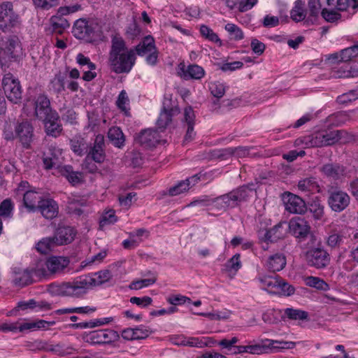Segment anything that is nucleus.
<instances>
[{
  "label": "nucleus",
  "mask_w": 358,
  "mask_h": 358,
  "mask_svg": "<svg viewBox=\"0 0 358 358\" xmlns=\"http://www.w3.org/2000/svg\"><path fill=\"white\" fill-rule=\"evenodd\" d=\"M95 275H98L97 278L85 276L73 281L51 283L48 286L47 290L53 296L80 299L87 294L90 287L100 285L112 277L109 270L101 271Z\"/></svg>",
  "instance_id": "1"
},
{
  "label": "nucleus",
  "mask_w": 358,
  "mask_h": 358,
  "mask_svg": "<svg viewBox=\"0 0 358 358\" xmlns=\"http://www.w3.org/2000/svg\"><path fill=\"white\" fill-rule=\"evenodd\" d=\"M136 54L133 49H129L124 40L115 36L111 40L108 54V64L112 71L117 74L128 73L136 62Z\"/></svg>",
  "instance_id": "2"
},
{
  "label": "nucleus",
  "mask_w": 358,
  "mask_h": 358,
  "mask_svg": "<svg viewBox=\"0 0 358 358\" xmlns=\"http://www.w3.org/2000/svg\"><path fill=\"white\" fill-rule=\"evenodd\" d=\"M255 190L252 183L243 185L227 194L215 198L211 203L217 209L226 211L228 208H234L241 203L246 201L250 193Z\"/></svg>",
  "instance_id": "3"
},
{
  "label": "nucleus",
  "mask_w": 358,
  "mask_h": 358,
  "mask_svg": "<svg viewBox=\"0 0 358 358\" xmlns=\"http://www.w3.org/2000/svg\"><path fill=\"white\" fill-rule=\"evenodd\" d=\"M22 27L20 16L14 10L10 1L0 4V29L4 33L16 32Z\"/></svg>",
  "instance_id": "4"
},
{
  "label": "nucleus",
  "mask_w": 358,
  "mask_h": 358,
  "mask_svg": "<svg viewBox=\"0 0 358 358\" xmlns=\"http://www.w3.org/2000/svg\"><path fill=\"white\" fill-rule=\"evenodd\" d=\"M98 24L84 18L77 20L73 27V36L87 42H92L99 36Z\"/></svg>",
  "instance_id": "5"
},
{
  "label": "nucleus",
  "mask_w": 358,
  "mask_h": 358,
  "mask_svg": "<svg viewBox=\"0 0 358 358\" xmlns=\"http://www.w3.org/2000/svg\"><path fill=\"white\" fill-rule=\"evenodd\" d=\"M288 227L291 234L299 240V242L303 241L308 237L312 241L315 239V236L311 231V227L308 221L301 217H295L290 220Z\"/></svg>",
  "instance_id": "6"
},
{
  "label": "nucleus",
  "mask_w": 358,
  "mask_h": 358,
  "mask_svg": "<svg viewBox=\"0 0 358 358\" xmlns=\"http://www.w3.org/2000/svg\"><path fill=\"white\" fill-rule=\"evenodd\" d=\"M2 87L7 99L12 103H17L22 99V87L18 79L11 73L6 74L2 79Z\"/></svg>",
  "instance_id": "7"
},
{
  "label": "nucleus",
  "mask_w": 358,
  "mask_h": 358,
  "mask_svg": "<svg viewBox=\"0 0 358 358\" xmlns=\"http://www.w3.org/2000/svg\"><path fill=\"white\" fill-rule=\"evenodd\" d=\"M119 338L120 335L117 331L110 329L92 331L85 337V341L92 345L110 344Z\"/></svg>",
  "instance_id": "8"
},
{
  "label": "nucleus",
  "mask_w": 358,
  "mask_h": 358,
  "mask_svg": "<svg viewBox=\"0 0 358 358\" xmlns=\"http://www.w3.org/2000/svg\"><path fill=\"white\" fill-rule=\"evenodd\" d=\"M328 194V205L333 211L340 213L350 205V197L345 192L331 187Z\"/></svg>",
  "instance_id": "9"
},
{
  "label": "nucleus",
  "mask_w": 358,
  "mask_h": 358,
  "mask_svg": "<svg viewBox=\"0 0 358 358\" xmlns=\"http://www.w3.org/2000/svg\"><path fill=\"white\" fill-rule=\"evenodd\" d=\"M308 266L321 269L330 263V255L324 248L317 247L308 250L305 254Z\"/></svg>",
  "instance_id": "10"
},
{
  "label": "nucleus",
  "mask_w": 358,
  "mask_h": 358,
  "mask_svg": "<svg viewBox=\"0 0 358 358\" xmlns=\"http://www.w3.org/2000/svg\"><path fill=\"white\" fill-rule=\"evenodd\" d=\"M34 116L39 120H45L52 113H56L50 106V101L44 94H40L33 101Z\"/></svg>",
  "instance_id": "11"
},
{
  "label": "nucleus",
  "mask_w": 358,
  "mask_h": 358,
  "mask_svg": "<svg viewBox=\"0 0 358 358\" xmlns=\"http://www.w3.org/2000/svg\"><path fill=\"white\" fill-rule=\"evenodd\" d=\"M3 50L10 62H19L22 58V48L17 36H10L7 38Z\"/></svg>",
  "instance_id": "12"
},
{
  "label": "nucleus",
  "mask_w": 358,
  "mask_h": 358,
  "mask_svg": "<svg viewBox=\"0 0 358 358\" xmlns=\"http://www.w3.org/2000/svg\"><path fill=\"white\" fill-rule=\"evenodd\" d=\"M32 275L45 277L47 275V272L45 268L39 267L31 271L27 269L19 271H15L13 282L18 287H23L29 285L33 282Z\"/></svg>",
  "instance_id": "13"
},
{
  "label": "nucleus",
  "mask_w": 358,
  "mask_h": 358,
  "mask_svg": "<svg viewBox=\"0 0 358 358\" xmlns=\"http://www.w3.org/2000/svg\"><path fill=\"white\" fill-rule=\"evenodd\" d=\"M135 141L141 145L150 148L155 147L161 141V136L156 129H147L141 131L136 136Z\"/></svg>",
  "instance_id": "14"
},
{
  "label": "nucleus",
  "mask_w": 358,
  "mask_h": 358,
  "mask_svg": "<svg viewBox=\"0 0 358 358\" xmlns=\"http://www.w3.org/2000/svg\"><path fill=\"white\" fill-rule=\"evenodd\" d=\"M96 163L101 164L106 159L105 141L102 134H98L94 139L93 146L90 148L87 154Z\"/></svg>",
  "instance_id": "15"
},
{
  "label": "nucleus",
  "mask_w": 358,
  "mask_h": 358,
  "mask_svg": "<svg viewBox=\"0 0 358 358\" xmlns=\"http://www.w3.org/2000/svg\"><path fill=\"white\" fill-rule=\"evenodd\" d=\"M285 201V209L291 213L303 214L307 211L305 201L299 196L287 192Z\"/></svg>",
  "instance_id": "16"
},
{
  "label": "nucleus",
  "mask_w": 358,
  "mask_h": 358,
  "mask_svg": "<svg viewBox=\"0 0 358 358\" xmlns=\"http://www.w3.org/2000/svg\"><path fill=\"white\" fill-rule=\"evenodd\" d=\"M15 136L23 147L29 148L33 139V127L28 121L22 122L15 127Z\"/></svg>",
  "instance_id": "17"
},
{
  "label": "nucleus",
  "mask_w": 358,
  "mask_h": 358,
  "mask_svg": "<svg viewBox=\"0 0 358 358\" xmlns=\"http://www.w3.org/2000/svg\"><path fill=\"white\" fill-rule=\"evenodd\" d=\"M57 169L58 173L66 178L68 182L73 186L84 182L83 173L80 171H75L71 165L58 166Z\"/></svg>",
  "instance_id": "18"
},
{
  "label": "nucleus",
  "mask_w": 358,
  "mask_h": 358,
  "mask_svg": "<svg viewBox=\"0 0 358 358\" xmlns=\"http://www.w3.org/2000/svg\"><path fill=\"white\" fill-rule=\"evenodd\" d=\"M41 215L48 220L56 217L59 213L57 202L52 199H43L38 202V209Z\"/></svg>",
  "instance_id": "19"
},
{
  "label": "nucleus",
  "mask_w": 358,
  "mask_h": 358,
  "mask_svg": "<svg viewBox=\"0 0 358 358\" xmlns=\"http://www.w3.org/2000/svg\"><path fill=\"white\" fill-rule=\"evenodd\" d=\"M41 121L44 124L45 131L48 136L56 138L61 134L62 126L59 122V116L57 112L52 113L45 120Z\"/></svg>",
  "instance_id": "20"
},
{
  "label": "nucleus",
  "mask_w": 358,
  "mask_h": 358,
  "mask_svg": "<svg viewBox=\"0 0 358 358\" xmlns=\"http://www.w3.org/2000/svg\"><path fill=\"white\" fill-rule=\"evenodd\" d=\"M70 260L68 257L52 256L45 262L46 272L51 274L60 273L69 266Z\"/></svg>",
  "instance_id": "21"
},
{
  "label": "nucleus",
  "mask_w": 358,
  "mask_h": 358,
  "mask_svg": "<svg viewBox=\"0 0 358 358\" xmlns=\"http://www.w3.org/2000/svg\"><path fill=\"white\" fill-rule=\"evenodd\" d=\"M62 155V151L55 145H50L48 151L43 154V164L45 169H50L59 164V157Z\"/></svg>",
  "instance_id": "22"
},
{
  "label": "nucleus",
  "mask_w": 358,
  "mask_h": 358,
  "mask_svg": "<svg viewBox=\"0 0 358 358\" xmlns=\"http://www.w3.org/2000/svg\"><path fill=\"white\" fill-rule=\"evenodd\" d=\"M76 236L73 229L71 227H60L55 231L53 237L58 245L71 243Z\"/></svg>",
  "instance_id": "23"
},
{
  "label": "nucleus",
  "mask_w": 358,
  "mask_h": 358,
  "mask_svg": "<svg viewBox=\"0 0 358 358\" xmlns=\"http://www.w3.org/2000/svg\"><path fill=\"white\" fill-rule=\"evenodd\" d=\"M195 115L192 107H186L184 110V120L183 122L187 126V131L184 138V141H192L195 133L194 132Z\"/></svg>",
  "instance_id": "24"
},
{
  "label": "nucleus",
  "mask_w": 358,
  "mask_h": 358,
  "mask_svg": "<svg viewBox=\"0 0 358 358\" xmlns=\"http://www.w3.org/2000/svg\"><path fill=\"white\" fill-rule=\"evenodd\" d=\"M321 171L328 178L338 180L345 173V168L338 163H328L321 167Z\"/></svg>",
  "instance_id": "25"
},
{
  "label": "nucleus",
  "mask_w": 358,
  "mask_h": 358,
  "mask_svg": "<svg viewBox=\"0 0 358 358\" xmlns=\"http://www.w3.org/2000/svg\"><path fill=\"white\" fill-rule=\"evenodd\" d=\"M329 6H334L339 11H348L354 14L358 10V0H327Z\"/></svg>",
  "instance_id": "26"
},
{
  "label": "nucleus",
  "mask_w": 358,
  "mask_h": 358,
  "mask_svg": "<svg viewBox=\"0 0 358 358\" xmlns=\"http://www.w3.org/2000/svg\"><path fill=\"white\" fill-rule=\"evenodd\" d=\"M286 225L287 223L285 222H280L273 228L267 230L264 234V241L275 242L284 238L287 231Z\"/></svg>",
  "instance_id": "27"
},
{
  "label": "nucleus",
  "mask_w": 358,
  "mask_h": 358,
  "mask_svg": "<svg viewBox=\"0 0 358 358\" xmlns=\"http://www.w3.org/2000/svg\"><path fill=\"white\" fill-rule=\"evenodd\" d=\"M23 195V204L24 206L29 212H34L38 209V202L42 200L40 194L32 190L22 192Z\"/></svg>",
  "instance_id": "28"
},
{
  "label": "nucleus",
  "mask_w": 358,
  "mask_h": 358,
  "mask_svg": "<svg viewBox=\"0 0 358 358\" xmlns=\"http://www.w3.org/2000/svg\"><path fill=\"white\" fill-rule=\"evenodd\" d=\"M178 112V109L177 108H171L170 109H166L165 107H164L157 121L158 129H160L162 131L165 129L171 122L172 117Z\"/></svg>",
  "instance_id": "29"
},
{
  "label": "nucleus",
  "mask_w": 358,
  "mask_h": 358,
  "mask_svg": "<svg viewBox=\"0 0 358 358\" xmlns=\"http://www.w3.org/2000/svg\"><path fill=\"white\" fill-rule=\"evenodd\" d=\"M286 265L285 256L280 253H276L271 255L267 261V268L270 271H280L285 268Z\"/></svg>",
  "instance_id": "30"
},
{
  "label": "nucleus",
  "mask_w": 358,
  "mask_h": 358,
  "mask_svg": "<svg viewBox=\"0 0 358 358\" xmlns=\"http://www.w3.org/2000/svg\"><path fill=\"white\" fill-rule=\"evenodd\" d=\"M322 5L320 0H308V8L309 16L306 18L305 24H313L318 18Z\"/></svg>",
  "instance_id": "31"
},
{
  "label": "nucleus",
  "mask_w": 358,
  "mask_h": 358,
  "mask_svg": "<svg viewBox=\"0 0 358 358\" xmlns=\"http://www.w3.org/2000/svg\"><path fill=\"white\" fill-rule=\"evenodd\" d=\"M59 246L53 236L42 238L36 245V249L41 254H48Z\"/></svg>",
  "instance_id": "32"
},
{
  "label": "nucleus",
  "mask_w": 358,
  "mask_h": 358,
  "mask_svg": "<svg viewBox=\"0 0 358 358\" xmlns=\"http://www.w3.org/2000/svg\"><path fill=\"white\" fill-rule=\"evenodd\" d=\"M108 138L117 148H120L124 145L125 141L124 136L120 127H113L110 128L108 131Z\"/></svg>",
  "instance_id": "33"
},
{
  "label": "nucleus",
  "mask_w": 358,
  "mask_h": 358,
  "mask_svg": "<svg viewBox=\"0 0 358 358\" xmlns=\"http://www.w3.org/2000/svg\"><path fill=\"white\" fill-rule=\"evenodd\" d=\"M155 40L152 36L149 35L145 36L143 41L136 46L135 50L138 55L143 56L155 50Z\"/></svg>",
  "instance_id": "34"
},
{
  "label": "nucleus",
  "mask_w": 358,
  "mask_h": 358,
  "mask_svg": "<svg viewBox=\"0 0 358 358\" xmlns=\"http://www.w3.org/2000/svg\"><path fill=\"white\" fill-rule=\"evenodd\" d=\"M185 78L201 79L205 75L204 69L197 64H190L187 69H182Z\"/></svg>",
  "instance_id": "35"
},
{
  "label": "nucleus",
  "mask_w": 358,
  "mask_h": 358,
  "mask_svg": "<svg viewBox=\"0 0 358 358\" xmlns=\"http://www.w3.org/2000/svg\"><path fill=\"white\" fill-rule=\"evenodd\" d=\"M303 142L308 148L325 146L322 131L305 136Z\"/></svg>",
  "instance_id": "36"
},
{
  "label": "nucleus",
  "mask_w": 358,
  "mask_h": 358,
  "mask_svg": "<svg viewBox=\"0 0 358 358\" xmlns=\"http://www.w3.org/2000/svg\"><path fill=\"white\" fill-rule=\"evenodd\" d=\"M307 206V211L312 213L315 220H320L324 215V206L321 201L317 197L315 199L308 202Z\"/></svg>",
  "instance_id": "37"
},
{
  "label": "nucleus",
  "mask_w": 358,
  "mask_h": 358,
  "mask_svg": "<svg viewBox=\"0 0 358 358\" xmlns=\"http://www.w3.org/2000/svg\"><path fill=\"white\" fill-rule=\"evenodd\" d=\"M50 22L53 31L59 34H62L66 29L70 27V23L67 19L57 15L50 18Z\"/></svg>",
  "instance_id": "38"
},
{
  "label": "nucleus",
  "mask_w": 358,
  "mask_h": 358,
  "mask_svg": "<svg viewBox=\"0 0 358 358\" xmlns=\"http://www.w3.org/2000/svg\"><path fill=\"white\" fill-rule=\"evenodd\" d=\"M55 322H47L43 320H38L35 322H24L19 324V331H34L40 329H45L47 325L53 324Z\"/></svg>",
  "instance_id": "39"
},
{
  "label": "nucleus",
  "mask_w": 358,
  "mask_h": 358,
  "mask_svg": "<svg viewBox=\"0 0 358 358\" xmlns=\"http://www.w3.org/2000/svg\"><path fill=\"white\" fill-rule=\"evenodd\" d=\"M259 281L262 285L264 289L267 290L270 293H275V291L273 289H278V286L280 283V278L278 276H264L259 278Z\"/></svg>",
  "instance_id": "40"
},
{
  "label": "nucleus",
  "mask_w": 358,
  "mask_h": 358,
  "mask_svg": "<svg viewBox=\"0 0 358 358\" xmlns=\"http://www.w3.org/2000/svg\"><path fill=\"white\" fill-rule=\"evenodd\" d=\"M303 3L301 0H297L294 3V7L292 9L290 14L291 18L296 22L306 21V10L303 8Z\"/></svg>",
  "instance_id": "41"
},
{
  "label": "nucleus",
  "mask_w": 358,
  "mask_h": 358,
  "mask_svg": "<svg viewBox=\"0 0 358 358\" xmlns=\"http://www.w3.org/2000/svg\"><path fill=\"white\" fill-rule=\"evenodd\" d=\"M148 274L152 275V277L131 282L129 286V289L138 290L155 283L157 281L156 275L151 273V271H149Z\"/></svg>",
  "instance_id": "42"
},
{
  "label": "nucleus",
  "mask_w": 358,
  "mask_h": 358,
  "mask_svg": "<svg viewBox=\"0 0 358 358\" xmlns=\"http://www.w3.org/2000/svg\"><path fill=\"white\" fill-rule=\"evenodd\" d=\"M285 315L292 320H308V313L306 311L287 308L285 310Z\"/></svg>",
  "instance_id": "43"
},
{
  "label": "nucleus",
  "mask_w": 358,
  "mask_h": 358,
  "mask_svg": "<svg viewBox=\"0 0 358 358\" xmlns=\"http://www.w3.org/2000/svg\"><path fill=\"white\" fill-rule=\"evenodd\" d=\"M325 146L331 145L339 141V135L345 134L343 130L322 131Z\"/></svg>",
  "instance_id": "44"
},
{
  "label": "nucleus",
  "mask_w": 358,
  "mask_h": 358,
  "mask_svg": "<svg viewBox=\"0 0 358 358\" xmlns=\"http://www.w3.org/2000/svg\"><path fill=\"white\" fill-rule=\"evenodd\" d=\"M71 149L78 156H83L87 150V145L83 138H73L70 141Z\"/></svg>",
  "instance_id": "45"
},
{
  "label": "nucleus",
  "mask_w": 358,
  "mask_h": 358,
  "mask_svg": "<svg viewBox=\"0 0 358 358\" xmlns=\"http://www.w3.org/2000/svg\"><path fill=\"white\" fill-rule=\"evenodd\" d=\"M65 76L61 73L56 74L51 80L50 85L54 92L59 94L65 90Z\"/></svg>",
  "instance_id": "46"
},
{
  "label": "nucleus",
  "mask_w": 358,
  "mask_h": 358,
  "mask_svg": "<svg viewBox=\"0 0 358 358\" xmlns=\"http://www.w3.org/2000/svg\"><path fill=\"white\" fill-rule=\"evenodd\" d=\"M298 187L301 191H315L319 192V185L315 178H308L299 182Z\"/></svg>",
  "instance_id": "47"
},
{
  "label": "nucleus",
  "mask_w": 358,
  "mask_h": 358,
  "mask_svg": "<svg viewBox=\"0 0 358 358\" xmlns=\"http://www.w3.org/2000/svg\"><path fill=\"white\" fill-rule=\"evenodd\" d=\"M111 320L112 318L96 319L94 320H91L90 322L73 324L72 327L75 328H94L96 327L103 325L105 324H108Z\"/></svg>",
  "instance_id": "48"
},
{
  "label": "nucleus",
  "mask_w": 358,
  "mask_h": 358,
  "mask_svg": "<svg viewBox=\"0 0 358 358\" xmlns=\"http://www.w3.org/2000/svg\"><path fill=\"white\" fill-rule=\"evenodd\" d=\"M358 56V45L345 48L341 51L340 62H346Z\"/></svg>",
  "instance_id": "49"
},
{
  "label": "nucleus",
  "mask_w": 358,
  "mask_h": 358,
  "mask_svg": "<svg viewBox=\"0 0 358 358\" xmlns=\"http://www.w3.org/2000/svg\"><path fill=\"white\" fill-rule=\"evenodd\" d=\"M306 284L308 286L324 291L329 288L328 284L326 283L322 279L314 276L307 277L306 279Z\"/></svg>",
  "instance_id": "50"
},
{
  "label": "nucleus",
  "mask_w": 358,
  "mask_h": 358,
  "mask_svg": "<svg viewBox=\"0 0 358 358\" xmlns=\"http://www.w3.org/2000/svg\"><path fill=\"white\" fill-rule=\"evenodd\" d=\"M344 236L338 233H332L327 238L326 243L331 248H336L343 243Z\"/></svg>",
  "instance_id": "51"
},
{
  "label": "nucleus",
  "mask_w": 358,
  "mask_h": 358,
  "mask_svg": "<svg viewBox=\"0 0 358 358\" xmlns=\"http://www.w3.org/2000/svg\"><path fill=\"white\" fill-rule=\"evenodd\" d=\"M189 189V180H182L169 190L170 196H176Z\"/></svg>",
  "instance_id": "52"
},
{
  "label": "nucleus",
  "mask_w": 358,
  "mask_h": 358,
  "mask_svg": "<svg viewBox=\"0 0 358 358\" xmlns=\"http://www.w3.org/2000/svg\"><path fill=\"white\" fill-rule=\"evenodd\" d=\"M62 119L66 123L73 124L76 123L77 114L72 108H66L60 110Z\"/></svg>",
  "instance_id": "53"
},
{
  "label": "nucleus",
  "mask_w": 358,
  "mask_h": 358,
  "mask_svg": "<svg viewBox=\"0 0 358 358\" xmlns=\"http://www.w3.org/2000/svg\"><path fill=\"white\" fill-rule=\"evenodd\" d=\"M200 32L202 36L205 37L206 38L208 39L212 42H219L220 44L221 45L222 43L218 36L215 32H213V31L211 29H210L208 26L201 25L200 27Z\"/></svg>",
  "instance_id": "54"
},
{
  "label": "nucleus",
  "mask_w": 358,
  "mask_h": 358,
  "mask_svg": "<svg viewBox=\"0 0 358 358\" xmlns=\"http://www.w3.org/2000/svg\"><path fill=\"white\" fill-rule=\"evenodd\" d=\"M225 29L232 36V38L238 41L243 38V33L242 30L236 24L228 23L225 25Z\"/></svg>",
  "instance_id": "55"
},
{
  "label": "nucleus",
  "mask_w": 358,
  "mask_h": 358,
  "mask_svg": "<svg viewBox=\"0 0 358 358\" xmlns=\"http://www.w3.org/2000/svg\"><path fill=\"white\" fill-rule=\"evenodd\" d=\"M322 17L328 22H335L341 19V15L335 10L324 8L321 11Z\"/></svg>",
  "instance_id": "56"
},
{
  "label": "nucleus",
  "mask_w": 358,
  "mask_h": 358,
  "mask_svg": "<svg viewBox=\"0 0 358 358\" xmlns=\"http://www.w3.org/2000/svg\"><path fill=\"white\" fill-rule=\"evenodd\" d=\"M210 90L213 96L220 99L224 94L225 87L220 82H215L210 84Z\"/></svg>",
  "instance_id": "57"
},
{
  "label": "nucleus",
  "mask_w": 358,
  "mask_h": 358,
  "mask_svg": "<svg viewBox=\"0 0 358 358\" xmlns=\"http://www.w3.org/2000/svg\"><path fill=\"white\" fill-rule=\"evenodd\" d=\"M117 221L115 211L109 210L106 211L103 215L99 222L100 227H103L106 224H113Z\"/></svg>",
  "instance_id": "58"
},
{
  "label": "nucleus",
  "mask_w": 358,
  "mask_h": 358,
  "mask_svg": "<svg viewBox=\"0 0 358 358\" xmlns=\"http://www.w3.org/2000/svg\"><path fill=\"white\" fill-rule=\"evenodd\" d=\"M91 157L89 155H87L85 159L83 160L81 164V167L83 170L87 171L90 173H94L97 172L98 167Z\"/></svg>",
  "instance_id": "59"
},
{
  "label": "nucleus",
  "mask_w": 358,
  "mask_h": 358,
  "mask_svg": "<svg viewBox=\"0 0 358 358\" xmlns=\"http://www.w3.org/2000/svg\"><path fill=\"white\" fill-rule=\"evenodd\" d=\"M13 206L9 199L3 200L0 204V217H9L12 213Z\"/></svg>",
  "instance_id": "60"
},
{
  "label": "nucleus",
  "mask_w": 358,
  "mask_h": 358,
  "mask_svg": "<svg viewBox=\"0 0 358 358\" xmlns=\"http://www.w3.org/2000/svg\"><path fill=\"white\" fill-rule=\"evenodd\" d=\"M241 255L239 254L234 255L225 264V267L228 270H234L238 271L241 266V261H240Z\"/></svg>",
  "instance_id": "61"
},
{
  "label": "nucleus",
  "mask_w": 358,
  "mask_h": 358,
  "mask_svg": "<svg viewBox=\"0 0 358 358\" xmlns=\"http://www.w3.org/2000/svg\"><path fill=\"white\" fill-rule=\"evenodd\" d=\"M358 98V90H352L349 91L347 93H344L343 94L339 96L338 97V101L341 103H345L347 102H350L352 100H355Z\"/></svg>",
  "instance_id": "62"
},
{
  "label": "nucleus",
  "mask_w": 358,
  "mask_h": 358,
  "mask_svg": "<svg viewBox=\"0 0 358 358\" xmlns=\"http://www.w3.org/2000/svg\"><path fill=\"white\" fill-rule=\"evenodd\" d=\"M34 4L38 8L48 10L57 5V0H32Z\"/></svg>",
  "instance_id": "63"
},
{
  "label": "nucleus",
  "mask_w": 358,
  "mask_h": 358,
  "mask_svg": "<svg viewBox=\"0 0 358 358\" xmlns=\"http://www.w3.org/2000/svg\"><path fill=\"white\" fill-rule=\"evenodd\" d=\"M129 301L131 303L136 304L137 306L142 307H147L150 306L152 302V299L150 296H143L142 298L133 296L130 299Z\"/></svg>",
  "instance_id": "64"
}]
</instances>
